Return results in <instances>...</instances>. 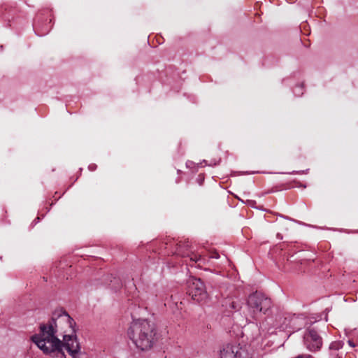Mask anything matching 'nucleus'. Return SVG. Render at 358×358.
<instances>
[{
    "label": "nucleus",
    "instance_id": "nucleus-9",
    "mask_svg": "<svg viewBox=\"0 0 358 358\" xmlns=\"http://www.w3.org/2000/svg\"><path fill=\"white\" fill-rule=\"evenodd\" d=\"M70 355L72 358H89L88 355L85 352L81 351L80 348L71 353Z\"/></svg>",
    "mask_w": 358,
    "mask_h": 358
},
{
    "label": "nucleus",
    "instance_id": "nucleus-2",
    "mask_svg": "<svg viewBox=\"0 0 358 358\" xmlns=\"http://www.w3.org/2000/svg\"><path fill=\"white\" fill-rule=\"evenodd\" d=\"M129 339L141 351L150 350L155 341V329L146 320H134L127 330Z\"/></svg>",
    "mask_w": 358,
    "mask_h": 358
},
{
    "label": "nucleus",
    "instance_id": "nucleus-1",
    "mask_svg": "<svg viewBox=\"0 0 358 358\" xmlns=\"http://www.w3.org/2000/svg\"><path fill=\"white\" fill-rule=\"evenodd\" d=\"M66 323L68 327L75 333L73 320L65 311L55 312L50 320L46 324L40 325L39 334L31 336V341L46 355L64 356V347L69 355L80 348L76 335H64L63 342L56 336L59 324Z\"/></svg>",
    "mask_w": 358,
    "mask_h": 358
},
{
    "label": "nucleus",
    "instance_id": "nucleus-12",
    "mask_svg": "<svg viewBox=\"0 0 358 358\" xmlns=\"http://www.w3.org/2000/svg\"><path fill=\"white\" fill-rule=\"evenodd\" d=\"M348 344L351 346V347H355V344L354 343L351 341V340H349L348 341Z\"/></svg>",
    "mask_w": 358,
    "mask_h": 358
},
{
    "label": "nucleus",
    "instance_id": "nucleus-6",
    "mask_svg": "<svg viewBox=\"0 0 358 358\" xmlns=\"http://www.w3.org/2000/svg\"><path fill=\"white\" fill-rule=\"evenodd\" d=\"M303 342L306 348L311 352L319 350L322 345V338L315 328L307 329L303 336Z\"/></svg>",
    "mask_w": 358,
    "mask_h": 358
},
{
    "label": "nucleus",
    "instance_id": "nucleus-8",
    "mask_svg": "<svg viewBox=\"0 0 358 358\" xmlns=\"http://www.w3.org/2000/svg\"><path fill=\"white\" fill-rule=\"evenodd\" d=\"M344 345V342L342 341H333L329 345V350H338L341 349Z\"/></svg>",
    "mask_w": 358,
    "mask_h": 358
},
{
    "label": "nucleus",
    "instance_id": "nucleus-13",
    "mask_svg": "<svg viewBox=\"0 0 358 358\" xmlns=\"http://www.w3.org/2000/svg\"><path fill=\"white\" fill-rule=\"evenodd\" d=\"M90 169L91 170H94V166H90Z\"/></svg>",
    "mask_w": 358,
    "mask_h": 358
},
{
    "label": "nucleus",
    "instance_id": "nucleus-4",
    "mask_svg": "<svg viewBox=\"0 0 358 358\" xmlns=\"http://www.w3.org/2000/svg\"><path fill=\"white\" fill-rule=\"evenodd\" d=\"M187 294L197 302H201L207 298V292L204 283L200 278H193L188 282Z\"/></svg>",
    "mask_w": 358,
    "mask_h": 358
},
{
    "label": "nucleus",
    "instance_id": "nucleus-5",
    "mask_svg": "<svg viewBox=\"0 0 358 358\" xmlns=\"http://www.w3.org/2000/svg\"><path fill=\"white\" fill-rule=\"evenodd\" d=\"M220 358H250L249 353L239 344L227 343L220 350Z\"/></svg>",
    "mask_w": 358,
    "mask_h": 358
},
{
    "label": "nucleus",
    "instance_id": "nucleus-7",
    "mask_svg": "<svg viewBox=\"0 0 358 358\" xmlns=\"http://www.w3.org/2000/svg\"><path fill=\"white\" fill-rule=\"evenodd\" d=\"M187 246V245H182L179 244L175 251V253L183 257L189 258V261L192 262V264H190L191 266L197 264L198 267H201L202 265L206 263V259L201 255L194 253V252H185L184 248Z\"/></svg>",
    "mask_w": 358,
    "mask_h": 358
},
{
    "label": "nucleus",
    "instance_id": "nucleus-3",
    "mask_svg": "<svg viewBox=\"0 0 358 358\" xmlns=\"http://www.w3.org/2000/svg\"><path fill=\"white\" fill-rule=\"evenodd\" d=\"M248 308L253 314H266L271 307V301L262 293L255 292L250 294L248 299Z\"/></svg>",
    "mask_w": 358,
    "mask_h": 358
},
{
    "label": "nucleus",
    "instance_id": "nucleus-14",
    "mask_svg": "<svg viewBox=\"0 0 358 358\" xmlns=\"http://www.w3.org/2000/svg\"><path fill=\"white\" fill-rule=\"evenodd\" d=\"M90 169L91 170H94V166H90Z\"/></svg>",
    "mask_w": 358,
    "mask_h": 358
},
{
    "label": "nucleus",
    "instance_id": "nucleus-11",
    "mask_svg": "<svg viewBox=\"0 0 358 358\" xmlns=\"http://www.w3.org/2000/svg\"><path fill=\"white\" fill-rule=\"evenodd\" d=\"M210 257L211 258H214V259H218L220 257V255H219L218 253L215 252V253L211 255Z\"/></svg>",
    "mask_w": 358,
    "mask_h": 358
},
{
    "label": "nucleus",
    "instance_id": "nucleus-10",
    "mask_svg": "<svg viewBox=\"0 0 358 358\" xmlns=\"http://www.w3.org/2000/svg\"><path fill=\"white\" fill-rule=\"evenodd\" d=\"M229 307L234 310H238L241 308V306L236 301L229 302Z\"/></svg>",
    "mask_w": 358,
    "mask_h": 358
}]
</instances>
